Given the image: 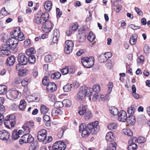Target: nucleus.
Masks as SVG:
<instances>
[{"instance_id": "1", "label": "nucleus", "mask_w": 150, "mask_h": 150, "mask_svg": "<svg viewBox=\"0 0 150 150\" xmlns=\"http://www.w3.org/2000/svg\"><path fill=\"white\" fill-rule=\"evenodd\" d=\"M98 124V122L97 121L88 124L82 123L79 127V132L80 133L82 132L81 135L84 138L88 137L91 132L93 134H96L99 130Z\"/></svg>"}, {"instance_id": "2", "label": "nucleus", "mask_w": 150, "mask_h": 150, "mask_svg": "<svg viewBox=\"0 0 150 150\" xmlns=\"http://www.w3.org/2000/svg\"><path fill=\"white\" fill-rule=\"evenodd\" d=\"M78 112L81 115H83L85 114L84 117L86 120L91 119L93 116L91 112L88 110L87 106L86 105H82L81 106L80 108V110Z\"/></svg>"}, {"instance_id": "3", "label": "nucleus", "mask_w": 150, "mask_h": 150, "mask_svg": "<svg viewBox=\"0 0 150 150\" xmlns=\"http://www.w3.org/2000/svg\"><path fill=\"white\" fill-rule=\"evenodd\" d=\"M83 65L85 68H89L91 67L94 63V58L93 57H83L81 59Z\"/></svg>"}, {"instance_id": "4", "label": "nucleus", "mask_w": 150, "mask_h": 150, "mask_svg": "<svg viewBox=\"0 0 150 150\" xmlns=\"http://www.w3.org/2000/svg\"><path fill=\"white\" fill-rule=\"evenodd\" d=\"M90 88H88L86 85L82 86L80 88L79 91L78 93V98L81 99L83 98L86 96L87 93H89Z\"/></svg>"}, {"instance_id": "5", "label": "nucleus", "mask_w": 150, "mask_h": 150, "mask_svg": "<svg viewBox=\"0 0 150 150\" xmlns=\"http://www.w3.org/2000/svg\"><path fill=\"white\" fill-rule=\"evenodd\" d=\"M21 93H19V91L16 89L13 88L9 90L6 94V96L7 98L10 100H13L18 98V95L19 97L21 96Z\"/></svg>"}, {"instance_id": "6", "label": "nucleus", "mask_w": 150, "mask_h": 150, "mask_svg": "<svg viewBox=\"0 0 150 150\" xmlns=\"http://www.w3.org/2000/svg\"><path fill=\"white\" fill-rule=\"evenodd\" d=\"M74 45L73 42L71 40H67L65 42L64 52L66 54H69L72 52Z\"/></svg>"}, {"instance_id": "7", "label": "nucleus", "mask_w": 150, "mask_h": 150, "mask_svg": "<svg viewBox=\"0 0 150 150\" xmlns=\"http://www.w3.org/2000/svg\"><path fill=\"white\" fill-rule=\"evenodd\" d=\"M13 47H11L8 44L6 43L3 44L0 47L1 49L5 52V55L8 56L11 54V52L13 53Z\"/></svg>"}, {"instance_id": "8", "label": "nucleus", "mask_w": 150, "mask_h": 150, "mask_svg": "<svg viewBox=\"0 0 150 150\" xmlns=\"http://www.w3.org/2000/svg\"><path fill=\"white\" fill-rule=\"evenodd\" d=\"M47 131L45 129H42L39 131L38 133L37 138L40 142H44L47 139Z\"/></svg>"}, {"instance_id": "9", "label": "nucleus", "mask_w": 150, "mask_h": 150, "mask_svg": "<svg viewBox=\"0 0 150 150\" xmlns=\"http://www.w3.org/2000/svg\"><path fill=\"white\" fill-rule=\"evenodd\" d=\"M4 102V98L2 97H0V125L2 124V119L4 118L3 114L6 111L5 107L3 105Z\"/></svg>"}, {"instance_id": "10", "label": "nucleus", "mask_w": 150, "mask_h": 150, "mask_svg": "<svg viewBox=\"0 0 150 150\" xmlns=\"http://www.w3.org/2000/svg\"><path fill=\"white\" fill-rule=\"evenodd\" d=\"M18 60L19 63L22 65H26L28 63V58L22 53L19 54L18 56Z\"/></svg>"}, {"instance_id": "11", "label": "nucleus", "mask_w": 150, "mask_h": 150, "mask_svg": "<svg viewBox=\"0 0 150 150\" xmlns=\"http://www.w3.org/2000/svg\"><path fill=\"white\" fill-rule=\"evenodd\" d=\"M118 120L119 121L125 122L127 120V115L126 112L124 110H121L118 113Z\"/></svg>"}, {"instance_id": "12", "label": "nucleus", "mask_w": 150, "mask_h": 150, "mask_svg": "<svg viewBox=\"0 0 150 150\" xmlns=\"http://www.w3.org/2000/svg\"><path fill=\"white\" fill-rule=\"evenodd\" d=\"M10 136V134L4 130L0 131V138L3 140H7Z\"/></svg>"}, {"instance_id": "13", "label": "nucleus", "mask_w": 150, "mask_h": 150, "mask_svg": "<svg viewBox=\"0 0 150 150\" xmlns=\"http://www.w3.org/2000/svg\"><path fill=\"white\" fill-rule=\"evenodd\" d=\"M15 62V58L13 55H11L8 57L6 59V63L8 66H12Z\"/></svg>"}, {"instance_id": "14", "label": "nucleus", "mask_w": 150, "mask_h": 150, "mask_svg": "<svg viewBox=\"0 0 150 150\" xmlns=\"http://www.w3.org/2000/svg\"><path fill=\"white\" fill-rule=\"evenodd\" d=\"M47 89L50 92L55 91L57 89V86L53 82H49L47 84Z\"/></svg>"}, {"instance_id": "15", "label": "nucleus", "mask_w": 150, "mask_h": 150, "mask_svg": "<svg viewBox=\"0 0 150 150\" xmlns=\"http://www.w3.org/2000/svg\"><path fill=\"white\" fill-rule=\"evenodd\" d=\"M40 14L41 13L39 12L35 16L33 21L34 23L38 25L42 23V21Z\"/></svg>"}, {"instance_id": "16", "label": "nucleus", "mask_w": 150, "mask_h": 150, "mask_svg": "<svg viewBox=\"0 0 150 150\" xmlns=\"http://www.w3.org/2000/svg\"><path fill=\"white\" fill-rule=\"evenodd\" d=\"M16 116L13 114H11L9 115H8L5 118L6 120H8L11 121L12 122V126H14V125L16 124V122L15 120Z\"/></svg>"}, {"instance_id": "17", "label": "nucleus", "mask_w": 150, "mask_h": 150, "mask_svg": "<svg viewBox=\"0 0 150 150\" xmlns=\"http://www.w3.org/2000/svg\"><path fill=\"white\" fill-rule=\"evenodd\" d=\"M57 150H65L66 147V145L64 143L61 141H57Z\"/></svg>"}, {"instance_id": "18", "label": "nucleus", "mask_w": 150, "mask_h": 150, "mask_svg": "<svg viewBox=\"0 0 150 150\" xmlns=\"http://www.w3.org/2000/svg\"><path fill=\"white\" fill-rule=\"evenodd\" d=\"M126 122L131 125H134L135 123L136 120L134 116L133 115H129L127 117Z\"/></svg>"}, {"instance_id": "19", "label": "nucleus", "mask_w": 150, "mask_h": 150, "mask_svg": "<svg viewBox=\"0 0 150 150\" xmlns=\"http://www.w3.org/2000/svg\"><path fill=\"white\" fill-rule=\"evenodd\" d=\"M44 8L46 11H49L51 10L52 7V3L50 1H47L45 3Z\"/></svg>"}, {"instance_id": "20", "label": "nucleus", "mask_w": 150, "mask_h": 150, "mask_svg": "<svg viewBox=\"0 0 150 150\" xmlns=\"http://www.w3.org/2000/svg\"><path fill=\"white\" fill-rule=\"evenodd\" d=\"M105 139L108 142H111L112 141H113L114 139L113 134L111 132H108L106 136Z\"/></svg>"}, {"instance_id": "21", "label": "nucleus", "mask_w": 150, "mask_h": 150, "mask_svg": "<svg viewBox=\"0 0 150 150\" xmlns=\"http://www.w3.org/2000/svg\"><path fill=\"white\" fill-rule=\"evenodd\" d=\"M62 113V111L59 108H54L52 110V116H58L61 115Z\"/></svg>"}, {"instance_id": "22", "label": "nucleus", "mask_w": 150, "mask_h": 150, "mask_svg": "<svg viewBox=\"0 0 150 150\" xmlns=\"http://www.w3.org/2000/svg\"><path fill=\"white\" fill-rule=\"evenodd\" d=\"M4 122V124L5 126V127L9 129H10V127L11 128L14 127V126H12V123L11 122V121H10L8 120H6L5 118H3L2 119V124L0 125H2V122Z\"/></svg>"}, {"instance_id": "23", "label": "nucleus", "mask_w": 150, "mask_h": 150, "mask_svg": "<svg viewBox=\"0 0 150 150\" xmlns=\"http://www.w3.org/2000/svg\"><path fill=\"white\" fill-rule=\"evenodd\" d=\"M13 43L14 46H13V53H14L18 51V48L17 47L18 44L19 42V40L17 38H13Z\"/></svg>"}, {"instance_id": "24", "label": "nucleus", "mask_w": 150, "mask_h": 150, "mask_svg": "<svg viewBox=\"0 0 150 150\" xmlns=\"http://www.w3.org/2000/svg\"><path fill=\"white\" fill-rule=\"evenodd\" d=\"M29 133L25 134L22 136L21 139L19 140V142L21 144H22L24 143H27Z\"/></svg>"}, {"instance_id": "25", "label": "nucleus", "mask_w": 150, "mask_h": 150, "mask_svg": "<svg viewBox=\"0 0 150 150\" xmlns=\"http://www.w3.org/2000/svg\"><path fill=\"white\" fill-rule=\"evenodd\" d=\"M137 37L136 35H132L129 39V42L130 44L131 45H135L137 42Z\"/></svg>"}, {"instance_id": "26", "label": "nucleus", "mask_w": 150, "mask_h": 150, "mask_svg": "<svg viewBox=\"0 0 150 150\" xmlns=\"http://www.w3.org/2000/svg\"><path fill=\"white\" fill-rule=\"evenodd\" d=\"M36 50L35 49L32 47L27 49L25 51V53L28 56L33 55L35 53Z\"/></svg>"}, {"instance_id": "27", "label": "nucleus", "mask_w": 150, "mask_h": 150, "mask_svg": "<svg viewBox=\"0 0 150 150\" xmlns=\"http://www.w3.org/2000/svg\"><path fill=\"white\" fill-rule=\"evenodd\" d=\"M39 148V146L37 142L32 143L30 146L29 150H37Z\"/></svg>"}, {"instance_id": "28", "label": "nucleus", "mask_w": 150, "mask_h": 150, "mask_svg": "<svg viewBox=\"0 0 150 150\" xmlns=\"http://www.w3.org/2000/svg\"><path fill=\"white\" fill-rule=\"evenodd\" d=\"M26 103L24 100H21L19 105V109L21 111L24 110L26 108Z\"/></svg>"}, {"instance_id": "29", "label": "nucleus", "mask_w": 150, "mask_h": 150, "mask_svg": "<svg viewBox=\"0 0 150 150\" xmlns=\"http://www.w3.org/2000/svg\"><path fill=\"white\" fill-rule=\"evenodd\" d=\"M27 122H30V121L26 122L23 126V128L25 131H26L28 133H29L30 130V125Z\"/></svg>"}, {"instance_id": "30", "label": "nucleus", "mask_w": 150, "mask_h": 150, "mask_svg": "<svg viewBox=\"0 0 150 150\" xmlns=\"http://www.w3.org/2000/svg\"><path fill=\"white\" fill-rule=\"evenodd\" d=\"M43 119L46 122L45 125L47 127H49L51 125L50 117L48 115H45L43 117Z\"/></svg>"}, {"instance_id": "31", "label": "nucleus", "mask_w": 150, "mask_h": 150, "mask_svg": "<svg viewBox=\"0 0 150 150\" xmlns=\"http://www.w3.org/2000/svg\"><path fill=\"white\" fill-rule=\"evenodd\" d=\"M116 143L114 141H112L109 143V146L108 147L111 150H116Z\"/></svg>"}, {"instance_id": "32", "label": "nucleus", "mask_w": 150, "mask_h": 150, "mask_svg": "<svg viewBox=\"0 0 150 150\" xmlns=\"http://www.w3.org/2000/svg\"><path fill=\"white\" fill-rule=\"evenodd\" d=\"M61 75L59 72H57L51 74V78L54 80H57L60 77Z\"/></svg>"}, {"instance_id": "33", "label": "nucleus", "mask_w": 150, "mask_h": 150, "mask_svg": "<svg viewBox=\"0 0 150 150\" xmlns=\"http://www.w3.org/2000/svg\"><path fill=\"white\" fill-rule=\"evenodd\" d=\"M28 62L30 64H33L35 62L36 58L34 55H31L28 58Z\"/></svg>"}, {"instance_id": "34", "label": "nucleus", "mask_w": 150, "mask_h": 150, "mask_svg": "<svg viewBox=\"0 0 150 150\" xmlns=\"http://www.w3.org/2000/svg\"><path fill=\"white\" fill-rule=\"evenodd\" d=\"M95 38V35L92 32H90L87 37L88 39L90 41L92 42L94 41Z\"/></svg>"}, {"instance_id": "35", "label": "nucleus", "mask_w": 150, "mask_h": 150, "mask_svg": "<svg viewBox=\"0 0 150 150\" xmlns=\"http://www.w3.org/2000/svg\"><path fill=\"white\" fill-rule=\"evenodd\" d=\"M63 106L67 108L69 107L71 105V101L68 99H64L63 101Z\"/></svg>"}, {"instance_id": "36", "label": "nucleus", "mask_w": 150, "mask_h": 150, "mask_svg": "<svg viewBox=\"0 0 150 150\" xmlns=\"http://www.w3.org/2000/svg\"><path fill=\"white\" fill-rule=\"evenodd\" d=\"M49 109L47 107L44 105H41L40 107V111L42 114H45L48 111Z\"/></svg>"}, {"instance_id": "37", "label": "nucleus", "mask_w": 150, "mask_h": 150, "mask_svg": "<svg viewBox=\"0 0 150 150\" xmlns=\"http://www.w3.org/2000/svg\"><path fill=\"white\" fill-rule=\"evenodd\" d=\"M137 148V145L135 143H131L128 147V150H136Z\"/></svg>"}, {"instance_id": "38", "label": "nucleus", "mask_w": 150, "mask_h": 150, "mask_svg": "<svg viewBox=\"0 0 150 150\" xmlns=\"http://www.w3.org/2000/svg\"><path fill=\"white\" fill-rule=\"evenodd\" d=\"M28 70L26 69H24L22 70L18 71V75L19 76H25L27 74Z\"/></svg>"}, {"instance_id": "39", "label": "nucleus", "mask_w": 150, "mask_h": 150, "mask_svg": "<svg viewBox=\"0 0 150 150\" xmlns=\"http://www.w3.org/2000/svg\"><path fill=\"white\" fill-rule=\"evenodd\" d=\"M7 90V87L5 85H0V94H3Z\"/></svg>"}, {"instance_id": "40", "label": "nucleus", "mask_w": 150, "mask_h": 150, "mask_svg": "<svg viewBox=\"0 0 150 150\" xmlns=\"http://www.w3.org/2000/svg\"><path fill=\"white\" fill-rule=\"evenodd\" d=\"M136 109L133 105H131V106L128 108L127 109V112L129 114H133L134 112Z\"/></svg>"}, {"instance_id": "41", "label": "nucleus", "mask_w": 150, "mask_h": 150, "mask_svg": "<svg viewBox=\"0 0 150 150\" xmlns=\"http://www.w3.org/2000/svg\"><path fill=\"white\" fill-rule=\"evenodd\" d=\"M11 137L13 139L16 140L19 138L20 136L18 134L17 131L14 130L13 132Z\"/></svg>"}, {"instance_id": "42", "label": "nucleus", "mask_w": 150, "mask_h": 150, "mask_svg": "<svg viewBox=\"0 0 150 150\" xmlns=\"http://www.w3.org/2000/svg\"><path fill=\"white\" fill-rule=\"evenodd\" d=\"M111 113L114 115H116L118 114V109L114 107L111 108L109 109Z\"/></svg>"}, {"instance_id": "43", "label": "nucleus", "mask_w": 150, "mask_h": 150, "mask_svg": "<svg viewBox=\"0 0 150 150\" xmlns=\"http://www.w3.org/2000/svg\"><path fill=\"white\" fill-rule=\"evenodd\" d=\"M124 134L129 136H131L132 135L133 133L131 130L129 129H124L123 130Z\"/></svg>"}, {"instance_id": "44", "label": "nucleus", "mask_w": 150, "mask_h": 150, "mask_svg": "<svg viewBox=\"0 0 150 150\" xmlns=\"http://www.w3.org/2000/svg\"><path fill=\"white\" fill-rule=\"evenodd\" d=\"M13 38H8V39L7 40H5L6 41V43L8 44V45H10V47H13V46H14L13 43ZM13 48H12V49L13 50Z\"/></svg>"}, {"instance_id": "45", "label": "nucleus", "mask_w": 150, "mask_h": 150, "mask_svg": "<svg viewBox=\"0 0 150 150\" xmlns=\"http://www.w3.org/2000/svg\"><path fill=\"white\" fill-rule=\"evenodd\" d=\"M54 105L55 108H62L63 106V101H56L55 102Z\"/></svg>"}, {"instance_id": "46", "label": "nucleus", "mask_w": 150, "mask_h": 150, "mask_svg": "<svg viewBox=\"0 0 150 150\" xmlns=\"http://www.w3.org/2000/svg\"><path fill=\"white\" fill-rule=\"evenodd\" d=\"M78 40L80 42H83L86 40V36L84 34H81L79 35L78 37Z\"/></svg>"}, {"instance_id": "47", "label": "nucleus", "mask_w": 150, "mask_h": 150, "mask_svg": "<svg viewBox=\"0 0 150 150\" xmlns=\"http://www.w3.org/2000/svg\"><path fill=\"white\" fill-rule=\"evenodd\" d=\"M98 59L101 63L104 62L108 60L106 57H105V55L103 54H101L100 55Z\"/></svg>"}, {"instance_id": "48", "label": "nucleus", "mask_w": 150, "mask_h": 150, "mask_svg": "<svg viewBox=\"0 0 150 150\" xmlns=\"http://www.w3.org/2000/svg\"><path fill=\"white\" fill-rule=\"evenodd\" d=\"M72 87V86H71V84H67L64 86L63 89L64 92H68L71 90Z\"/></svg>"}, {"instance_id": "49", "label": "nucleus", "mask_w": 150, "mask_h": 150, "mask_svg": "<svg viewBox=\"0 0 150 150\" xmlns=\"http://www.w3.org/2000/svg\"><path fill=\"white\" fill-rule=\"evenodd\" d=\"M78 24L77 23H73L70 27L71 30L74 31L77 30L78 28Z\"/></svg>"}, {"instance_id": "50", "label": "nucleus", "mask_w": 150, "mask_h": 150, "mask_svg": "<svg viewBox=\"0 0 150 150\" xmlns=\"http://www.w3.org/2000/svg\"><path fill=\"white\" fill-rule=\"evenodd\" d=\"M41 17L43 18V20L46 21L48 20L49 18V15L46 12L45 13H43L41 15Z\"/></svg>"}, {"instance_id": "51", "label": "nucleus", "mask_w": 150, "mask_h": 150, "mask_svg": "<svg viewBox=\"0 0 150 150\" xmlns=\"http://www.w3.org/2000/svg\"><path fill=\"white\" fill-rule=\"evenodd\" d=\"M43 24L42 28V30L46 33L50 32L52 30V28H50L47 27L45 25H44V23H42Z\"/></svg>"}, {"instance_id": "52", "label": "nucleus", "mask_w": 150, "mask_h": 150, "mask_svg": "<svg viewBox=\"0 0 150 150\" xmlns=\"http://www.w3.org/2000/svg\"><path fill=\"white\" fill-rule=\"evenodd\" d=\"M107 127L109 129L111 130L115 129L117 128L116 124L115 123H110Z\"/></svg>"}, {"instance_id": "53", "label": "nucleus", "mask_w": 150, "mask_h": 150, "mask_svg": "<svg viewBox=\"0 0 150 150\" xmlns=\"http://www.w3.org/2000/svg\"><path fill=\"white\" fill-rule=\"evenodd\" d=\"M18 37L17 38L20 41L23 40L25 39V37L23 33L20 31L19 33V34L17 36Z\"/></svg>"}, {"instance_id": "54", "label": "nucleus", "mask_w": 150, "mask_h": 150, "mask_svg": "<svg viewBox=\"0 0 150 150\" xmlns=\"http://www.w3.org/2000/svg\"><path fill=\"white\" fill-rule=\"evenodd\" d=\"M52 58L51 55L48 54L46 55L45 57V60L46 62H50L52 60Z\"/></svg>"}, {"instance_id": "55", "label": "nucleus", "mask_w": 150, "mask_h": 150, "mask_svg": "<svg viewBox=\"0 0 150 150\" xmlns=\"http://www.w3.org/2000/svg\"><path fill=\"white\" fill-rule=\"evenodd\" d=\"M19 33L17 32V30H14V32H11L10 33V35L11 38H17Z\"/></svg>"}, {"instance_id": "56", "label": "nucleus", "mask_w": 150, "mask_h": 150, "mask_svg": "<svg viewBox=\"0 0 150 150\" xmlns=\"http://www.w3.org/2000/svg\"><path fill=\"white\" fill-rule=\"evenodd\" d=\"M69 71L68 67H66L64 68L61 69V71L63 75H66L67 74Z\"/></svg>"}, {"instance_id": "57", "label": "nucleus", "mask_w": 150, "mask_h": 150, "mask_svg": "<svg viewBox=\"0 0 150 150\" xmlns=\"http://www.w3.org/2000/svg\"><path fill=\"white\" fill-rule=\"evenodd\" d=\"M93 90L94 92H98L100 90V86L98 84L94 85L93 87Z\"/></svg>"}, {"instance_id": "58", "label": "nucleus", "mask_w": 150, "mask_h": 150, "mask_svg": "<svg viewBox=\"0 0 150 150\" xmlns=\"http://www.w3.org/2000/svg\"><path fill=\"white\" fill-rule=\"evenodd\" d=\"M144 53H149L150 52V48L148 45L145 44L144 47Z\"/></svg>"}, {"instance_id": "59", "label": "nucleus", "mask_w": 150, "mask_h": 150, "mask_svg": "<svg viewBox=\"0 0 150 150\" xmlns=\"http://www.w3.org/2000/svg\"><path fill=\"white\" fill-rule=\"evenodd\" d=\"M27 143H31L34 141V138L31 134H29Z\"/></svg>"}, {"instance_id": "60", "label": "nucleus", "mask_w": 150, "mask_h": 150, "mask_svg": "<svg viewBox=\"0 0 150 150\" xmlns=\"http://www.w3.org/2000/svg\"><path fill=\"white\" fill-rule=\"evenodd\" d=\"M44 23V25H45L47 27L50 28H52V24L51 22L47 20L43 22L42 23Z\"/></svg>"}, {"instance_id": "61", "label": "nucleus", "mask_w": 150, "mask_h": 150, "mask_svg": "<svg viewBox=\"0 0 150 150\" xmlns=\"http://www.w3.org/2000/svg\"><path fill=\"white\" fill-rule=\"evenodd\" d=\"M28 82H29L27 79L22 80L21 82L22 86L24 87L27 86V85L28 84Z\"/></svg>"}, {"instance_id": "62", "label": "nucleus", "mask_w": 150, "mask_h": 150, "mask_svg": "<svg viewBox=\"0 0 150 150\" xmlns=\"http://www.w3.org/2000/svg\"><path fill=\"white\" fill-rule=\"evenodd\" d=\"M146 139L143 137H140L137 139V142L139 143H144L146 142Z\"/></svg>"}, {"instance_id": "63", "label": "nucleus", "mask_w": 150, "mask_h": 150, "mask_svg": "<svg viewBox=\"0 0 150 150\" xmlns=\"http://www.w3.org/2000/svg\"><path fill=\"white\" fill-rule=\"evenodd\" d=\"M113 83L112 82H110L108 83V92L109 93H110L111 92L112 89L113 87Z\"/></svg>"}, {"instance_id": "64", "label": "nucleus", "mask_w": 150, "mask_h": 150, "mask_svg": "<svg viewBox=\"0 0 150 150\" xmlns=\"http://www.w3.org/2000/svg\"><path fill=\"white\" fill-rule=\"evenodd\" d=\"M49 81L48 80L47 77L45 76L42 80V82L43 85L47 86V84L49 83Z\"/></svg>"}]
</instances>
